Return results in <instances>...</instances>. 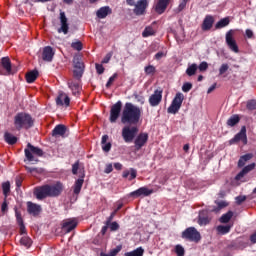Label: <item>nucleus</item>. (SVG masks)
Returning a JSON list of instances; mask_svg holds the SVG:
<instances>
[{
	"label": "nucleus",
	"instance_id": "1",
	"mask_svg": "<svg viewBox=\"0 0 256 256\" xmlns=\"http://www.w3.org/2000/svg\"><path fill=\"white\" fill-rule=\"evenodd\" d=\"M142 110L131 102H127L121 115L123 125H137L141 121Z\"/></svg>",
	"mask_w": 256,
	"mask_h": 256
},
{
	"label": "nucleus",
	"instance_id": "2",
	"mask_svg": "<svg viewBox=\"0 0 256 256\" xmlns=\"http://www.w3.org/2000/svg\"><path fill=\"white\" fill-rule=\"evenodd\" d=\"M63 193V183L56 182L52 185L45 184L34 189L36 199L40 201L47 197H59Z\"/></svg>",
	"mask_w": 256,
	"mask_h": 256
},
{
	"label": "nucleus",
	"instance_id": "3",
	"mask_svg": "<svg viewBox=\"0 0 256 256\" xmlns=\"http://www.w3.org/2000/svg\"><path fill=\"white\" fill-rule=\"evenodd\" d=\"M33 123V118L27 113H18L14 118V125L17 131H21V129H31Z\"/></svg>",
	"mask_w": 256,
	"mask_h": 256
},
{
	"label": "nucleus",
	"instance_id": "4",
	"mask_svg": "<svg viewBox=\"0 0 256 256\" xmlns=\"http://www.w3.org/2000/svg\"><path fill=\"white\" fill-rule=\"evenodd\" d=\"M25 157L28 161L37 163L39 161L36 157H43V151L39 147H35L31 145V143L27 144V148L25 149Z\"/></svg>",
	"mask_w": 256,
	"mask_h": 256
},
{
	"label": "nucleus",
	"instance_id": "5",
	"mask_svg": "<svg viewBox=\"0 0 256 256\" xmlns=\"http://www.w3.org/2000/svg\"><path fill=\"white\" fill-rule=\"evenodd\" d=\"M137 133H139L137 126H124L122 129V137L125 143H132Z\"/></svg>",
	"mask_w": 256,
	"mask_h": 256
},
{
	"label": "nucleus",
	"instance_id": "6",
	"mask_svg": "<svg viewBox=\"0 0 256 256\" xmlns=\"http://www.w3.org/2000/svg\"><path fill=\"white\" fill-rule=\"evenodd\" d=\"M182 238L187 241L199 243V241H201V233H199L195 227H189L182 233Z\"/></svg>",
	"mask_w": 256,
	"mask_h": 256
},
{
	"label": "nucleus",
	"instance_id": "7",
	"mask_svg": "<svg viewBox=\"0 0 256 256\" xmlns=\"http://www.w3.org/2000/svg\"><path fill=\"white\" fill-rule=\"evenodd\" d=\"M123 107V103L121 101L116 102L110 110V123H117L119 119V115H121V109Z\"/></svg>",
	"mask_w": 256,
	"mask_h": 256
},
{
	"label": "nucleus",
	"instance_id": "8",
	"mask_svg": "<svg viewBox=\"0 0 256 256\" xmlns=\"http://www.w3.org/2000/svg\"><path fill=\"white\" fill-rule=\"evenodd\" d=\"M239 141H242L244 145H247V128L245 126L241 127V130L239 133H237L234 138H232L229 143L230 145H235V143H239Z\"/></svg>",
	"mask_w": 256,
	"mask_h": 256
},
{
	"label": "nucleus",
	"instance_id": "9",
	"mask_svg": "<svg viewBox=\"0 0 256 256\" xmlns=\"http://www.w3.org/2000/svg\"><path fill=\"white\" fill-rule=\"evenodd\" d=\"M68 87L72 91V95L75 97H79V95H81V79L76 78V80H68Z\"/></svg>",
	"mask_w": 256,
	"mask_h": 256
},
{
	"label": "nucleus",
	"instance_id": "10",
	"mask_svg": "<svg viewBox=\"0 0 256 256\" xmlns=\"http://www.w3.org/2000/svg\"><path fill=\"white\" fill-rule=\"evenodd\" d=\"M226 45L233 53H239V46H237V42L233 38V30L226 33Z\"/></svg>",
	"mask_w": 256,
	"mask_h": 256
},
{
	"label": "nucleus",
	"instance_id": "11",
	"mask_svg": "<svg viewBox=\"0 0 256 256\" xmlns=\"http://www.w3.org/2000/svg\"><path fill=\"white\" fill-rule=\"evenodd\" d=\"M162 99H163V90L161 89L155 90L154 93L149 98V104L151 105V107H157V105L161 103Z\"/></svg>",
	"mask_w": 256,
	"mask_h": 256
},
{
	"label": "nucleus",
	"instance_id": "12",
	"mask_svg": "<svg viewBox=\"0 0 256 256\" xmlns=\"http://www.w3.org/2000/svg\"><path fill=\"white\" fill-rule=\"evenodd\" d=\"M76 227L77 219L75 218L66 219L62 222V231H64V233H71V231H73V229Z\"/></svg>",
	"mask_w": 256,
	"mask_h": 256
},
{
	"label": "nucleus",
	"instance_id": "13",
	"mask_svg": "<svg viewBox=\"0 0 256 256\" xmlns=\"http://www.w3.org/2000/svg\"><path fill=\"white\" fill-rule=\"evenodd\" d=\"M70 103L71 99L69 96L65 92H60L56 98V105H58V107H69Z\"/></svg>",
	"mask_w": 256,
	"mask_h": 256
},
{
	"label": "nucleus",
	"instance_id": "14",
	"mask_svg": "<svg viewBox=\"0 0 256 256\" xmlns=\"http://www.w3.org/2000/svg\"><path fill=\"white\" fill-rule=\"evenodd\" d=\"M53 57H55V50L51 46H46L42 50V59L47 63H51L53 61Z\"/></svg>",
	"mask_w": 256,
	"mask_h": 256
},
{
	"label": "nucleus",
	"instance_id": "15",
	"mask_svg": "<svg viewBox=\"0 0 256 256\" xmlns=\"http://www.w3.org/2000/svg\"><path fill=\"white\" fill-rule=\"evenodd\" d=\"M147 141H149V135L147 133H140L134 141V145L137 151L144 147Z\"/></svg>",
	"mask_w": 256,
	"mask_h": 256
},
{
	"label": "nucleus",
	"instance_id": "16",
	"mask_svg": "<svg viewBox=\"0 0 256 256\" xmlns=\"http://www.w3.org/2000/svg\"><path fill=\"white\" fill-rule=\"evenodd\" d=\"M152 193V189H149L147 187H140L136 191L131 192L130 197H149V195H152Z\"/></svg>",
	"mask_w": 256,
	"mask_h": 256
},
{
	"label": "nucleus",
	"instance_id": "17",
	"mask_svg": "<svg viewBox=\"0 0 256 256\" xmlns=\"http://www.w3.org/2000/svg\"><path fill=\"white\" fill-rule=\"evenodd\" d=\"M149 3L147 0H140L134 4V13L135 15H143L145 13V9H147Z\"/></svg>",
	"mask_w": 256,
	"mask_h": 256
},
{
	"label": "nucleus",
	"instance_id": "18",
	"mask_svg": "<svg viewBox=\"0 0 256 256\" xmlns=\"http://www.w3.org/2000/svg\"><path fill=\"white\" fill-rule=\"evenodd\" d=\"M60 23L61 27L58 29V33H64V35H67V33H69V24L67 23V16L65 15V12L60 13Z\"/></svg>",
	"mask_w": 256,
	"mask_h": 256
},
{
	"label": "nucleus",
	"instance_id": "19",
	"mask_svg": "<svg viewBox=\"0 0 256 256\" xmlns=\"http://www.w3.org/2000/svg\"><path fill=\"white\" fill-rule=\"evenodd\" d=\"M27 212L33 217H37L41 213V205L35 204L33 202H27Z\"/></svg>",
	"mask_w": 256,
	"mask_h": 256
},
{
	"label": "nucleus",
	"instance_id": "20",
	"mask_svg": "<svg viewBox=\"0 0 256 256\" xmlns=\"http://www.w3.org/2000/svg\"><path fill=\"white\" fill-rule=\"evenodd\" d=\"M0 64L2 65L3 69L6 71L4 75H13V68L11 66V59H9V57H3L1 59Z\"/></svg>",
	"mask_w": 256,
	"mask_h": 256
},
{
	"label": "nucleus",
	"instance_id": "21",
	"mask_svg": "<svg viewBox=\"0 0 256 256\" xmlns=\"http://www.w3.org/2000/svg\"><path fill=\"white\" fill-rule=\"evenodd\" d=\"M170 0H158V2L155 5V11L159 15H162V13H165V10L169 6Z\"/></svg>",
	"mask_w": 256,
	"mask_h": 256
},
{
	"label": "nucleus",
	"instance_id": "22",
	"mask_svg": "<svg viewBox=\"0 0 256 256\" xmlns=\"http://www.w3.org/2000/svg\"><path fill=\"white\" fill-rule=\"evenodd\" d=\"M65 133H67V127H65L63 124H60L53 129L52 137H65Z\"/></svg>",
	"mask_w": 256,
	"mask_h": 256
},
{
	"label": "nucleus",
	"instance_id": "23",
	"mask_svg": "<svg viewBox=\"0 0 256 256\" xmlns=\"http://www.w3.org/2000/svg\"><path fill=\"white\" fill-rule=\"evenodd\" d=\"M122 177L123 179H128V181H133V179H137V170L134 168L124 170L122 173Z\"/></svg>",
	"mask_w": 256,
	"mask_h": 256
},
{
	"label": "nucleus",
	"instance_id": "24",
	"mask_svg": "<svg viewBox=\"0 0 256 256\" xmlns=\"http://www.w3.org/2000/svg\"><path fill=\"white\" fill-rule=\"evenodd\" d=\"M255 169V163L249 164L248 166L244 167L242 171L235 177L236 181H241L249 171H253Z\"/></svg>",
	"mask_w": 256,
	"mask_h": 256
},
{
	"label": "nucleus",
	"instance_id": "25",
	"mask_svg": "<svg viewBox=\"0 0 256 256\" xmlns=\"http://www.w3.org/2000/svg\"><path fill=\"white\" fill-rule=\"evenodd\" d=\"M112 10L109 6H104L101 7L97 12L96 15L98 17V19H105V17H107V15H111Z\"/></svg>",
	"mask_w": 256,
	"mask_h": 256
},
{
	"label": "nucleus",
	"instance_id": "26",
	"mask_svg": "<svg viewBox=\"0 0 256 256\" xmlns=\"http://www.w3.org/2000/svg\"><path fill=\"white\" fill-rule=\"evenodd\" d=\"M157 33V29L155 28V22L150 26H147L142 32V37H151Z\"/></svg>",
	"mask_w": 256,
	"mask_h": 256
},
{
	"label": "nucleus",
	"instance_id": "27",
	"mask_svg": "<svg viewBox=\"0 0 256 256\" xmlns=\"http://www.w3.org/2000/svg\"><path fill=\"white\" fill-rule=\"evenodd\" d=\"M213 23H214V20L212 16H206L202 24L203 31H209V29L213 27Z\"/></svg>",
	"mask_w": 256,
	"mask_h": 256
},
{
	"label": "nucleus",
	"instance_id": "28",
	"mask_svg": "<svg viewBox=\"0 0 256 256\" xmlns=\"http://www.w3.org/2000/svg\"><path fill=\"white\" fill-rule=\"evenodd\" d=\"M108 140H109V136L108 135L102 136V141H101L102 150L105 153H109L111 151V142L107 143Z\"/></svg>",
	"mask_w": 256,
	"mask_h": 256
},
{
	"label": "nucleus",
	"instance_id": "29",
	"mask_svg": "<svg viewBox=\"0 0 256 256\" xmlns=\"http://www.w3.org/2000/svg\"><path fill=\"white\" fill-rule=\"evenodd\" d=\"M37 77H39V72L37 70L30 71L26 74V81L27 83H35Z\"/></svg>",
	"mask_w": 256,
	"mask_h": 256
},
{
	"label": "nucleus",
	"instance_id": "30",
	"mask_svg": "<svg viewBox=\"0 0 256 256\" xmlns=\"http://www.w3.org/2000/svg\"><path fill=\"white\" fill-rule=\"evenodd\" d=\"M231 227L233 225H219L216 228V231L219 233V235H227L231 231Z\"/></svg>",
	"mask_w": 256,
	"mask_h": 256
},
{
	"label": "nucleus",
	"instance_id": "31",
	"mask_svg": "<svg viewBox=\"0 0 256 256\" xmlns=\"http://www.w3.org/2000/svg\"><path fill=\"white\" fill-rule=\"evenodd\" d=\"M184 99H185V96L183 95V93L178 92V93L175 95V97H174V99H173V101H172V104L178 105L179 107H181V105H183Z\"/></svg>",
	"mask_w": 256,
	"mask_h": 256
},
{
	"label": "nucleus",
	"instance_id": "32",
	"mask_svg": "<svg viewBox=\"0 0 256 256\" xmlns=\"http://www.w3.org/2000/svg\"><path fill=\"white\" fill-rule=\"evenodd\" d=\"M84 180L83 178H79L75 181L74 184V195H79L81 193V189L83 187Z\"/></svg>",
	"mask_w": 256,
	"mask_h": 256
},
{
	"label": "nucleus",
	"instance_id": "33",
	"mask_svg": "<svg viewBox=\"0 0 256 256\" xmlns=\"http://www.w3.org/2000/svg\"><path fill=\"white\" fill-rule=\"evenodd\" d=\"M4 139L8 145H15L17 143V137H15L13 134L6 132L4 134Z\"/></svg>",
	"mask_w": 256,
	"mask_h": 256
},
{
	"label": "nucleus",
	"instance_id": "34",
	"mask_svg": "<svg viewBox=\"0 0 256 256\" xmlns=\"http://www.w3.org/2000/svg\"><path fill=\"white\" fill-rule=\"evenodd\" d=\"M73 67H74V69H85V64L81 60V57H79V56L74 57Z\"/></svg>",
	"mask_w": 256,
	"mask_h": 256
},
{
	"label": "nucleus",
	"instance_id": "35",
	"mask_svg": "<svg viewBox=\"0 0 256 256\" xmlns=\"http://www.w3.org/2000/svg\"><path fill=\"white\" fill-rule=\"evenodd\" d=\"M241 121V118H239V115H232L228 120H227V125L228 127H235L237 123Z\"/></svg>",
	"mask_w": 256,
	"mask_h": 256
},
{
	"label": "nucleus",
	"instance_id": "36",
	"mask_svg": "<svg viewBox=\"0 0 256 256\" xmlns=\"http://www.w3.org/2000/svg\"><path fill=\"white\" fill-rule=\"evenodd\" d=\"M144 253H145V250L143 249V247H139L134 251L126 252L124 256H143Z\"/></svg>",
	"mask_w": 256,
	"mask_h": 256
},
{
	"label": "nucleus",
	"instance_id": "37",
	"mask_svg": "<svg viewBox=\"0 0 256 256\" xmlns=\"http://www.w3.org/2000/svg\"><path fill=\"white\" fill-rule=\"evenodd\" d=\"M123 249V246L118 245L116 248L112 249L108 254L107 253H100V256H116L120 251Z\"/></svg>",
	"mask_w": 256,
	"mask_h": 256
},
{
	"label": "nucleus",
	"instance_id": "38",
	"mask_svg": "<svg viewBox=\"0 0 256 256\" xmlns=\"http://www.w3.org/2000/svg\"><path fill=\"white\" fill-rule=\"evenodd\" d=\"M2 191L4 197L9 196V193H11V183L9 181L2 183Z\"/></svg>",
	"mask_w": 256,
	"mask_h": 256
},
{
	"label": "nucleus",
	"instance_id": "39",
	"mask_svg": "<svg viewBox=\"0 0 256 256\" xmlns=\"http://www.w3.org/2000/svg\"><path fill=\"white\" fill-rule=\"evenodd\" d=\"M229 23H230L229 18H223L216 23L215 29H223V27H227V25H229Z\"/></svg>",
	"mask_w": 256,
	"mask_h": 256
},
{
	"label": "nucleus",
	"instance_id": "40",
	"mask_svg": "<svg viewBox=\"0 0 256 256\" xmlns=\"http://www.w3.org/2000/svg\"><path fill=\"white\" fill-rule=\"evenodd\" d=\"M197 69H198L197 64H191L186 69V74L188 75V77H193V75H195V73H197Z\"/></svg>",
	"mask_w": 256,
	"mask_h": 256
},
{
	"label": "nucleus",
	"instance_id": "41",
	"mask_svg": "<svg viewBox=\"0 0 256 256\" xmlns=\"http://www.w3.org/2000/svg\"><path fill=\"white\" fill-rule=\"evenodd\" d=\"M233 219V212L228 211L226 214H223L220 218V223H229Z\"/></svg>",
	"mask_w": 256,
	"mask_h": 256
},
{
	"label": "nucleus",
	"instance_id": "42",
	"mask_svg": "<svg viewBox=\"0 0 256 256\" xmlns=\"http://www.w3.org/2000/svg\"><path fill=\"white\" fill-rule=\"evenodd\" d=\"M33 241L31 240V238H29V236H24L20 239V244L23 245L24 247H26V249H29V247H31Z\"/></svg>",
	"mask_w": 256,
	"mask_h": 256
},
{
	"label": "nucleus",
	"instance_id": "43",
	"mask_svg": "<svg viewBox=\"0 0 256 256\" xmlns=\"http://www.w3.org/2000/svg\"><path fill=\"white\" fill-rule=\"evenodd\" d=\"M84 71H85V68H74L73 75L75 79H81L83 77Z\"/></svg>",
	"mask_w": 256,
	"mask_h": 256
},
{
	"label": "nucleus",
	"instance_id": "44",
	"mask_svg": "<svg viewBox=\"0 0 256 256\" xmlns=\"http://www.w3.org/2000/svg\"><path fill=\"white\" fill-rule=\"evenodd\" d=\"M179 109H181V106L171 103L170 107L168 108V113H172V115H175L179 112Z\"/></svg>",
	"mask_w": 256,
	"mask_h": 256
},
{
	"label": "nucleus",
	"instance_id": "45",
	"mask_svg": "<svg viewBox=\"0 0 256 256\" xmlns=\"http://www.w3.org/2000/svg\"><path fill=\"white\" fill-rule=\"evenodd\" d=\"M71 47L72 49H75V51H82L83 43H81V41L72 42Z\"/></svg>",
	"mask_w": 256,
	"mask_h": 256
},
{
	"label": "nucleus",
	"instance_id": "46",
	"mask_svg": "<svg viewBox=\"0 0 256 256\" xmlns=\"http://www.w3.org/2000/svg\"><path fill=\"white\" fill-rule=\"evenodd\" d=\"M175 253L177 256H185V248H183L181 245H176Z\"/></svg>",
	"mask_w": 256,
	"mask_h": 256
},
{
	"label": "nucleus",
	"instance_id": "47",
	"mask_svg": "<svg viewBox=\"0 0 256 256\" xmlns=\"http://www.w3.org/2000/svg\"><path fill=\"white\" fill-rule=\"evenodd\" d=\"M144 71H145L146 75H154L156 69H155V66L149 65V66L145 67Z\"/></svg>",
	"mask_w": 256,
	"mask_h": 256
},
{
	"label": "nucleus",
	"instance_id": "48",
	"mask_svg": "<svg viewBox=\"0 0 256 256\" xmlns=\"http://www.w3.org/2000/svg\"><path fill=\"white\" fill-rule=\"evenodd\" d=\"M117 79V73H114L108 80V82L106 83V87L107 89H109V87H111V85H113V83H115V80Z\"/></svg>",
	"mask_w": 256,
	"mask_h": 256
},
{
	"label": "nucleus",
	"instance_id": "49",
	"mask_svg": "<svg viewBox=\"0 0 256 256\" xmlns=\"http://www.w3.org/2000/svg\"><path fill=\"white\" fill-rule=\"evenodd\" d=\"M247 109H249V111H255L256 109V100H250L247 102Z\"/></svg>",
	"mask_w": 256,
	"mask_h": 256
},
{
	"label": "nucleus",
	"instance_id": "50",
	"mask_svg": "<svg viewBox=\"0 0 256 256\" xmlns=\"http://www.w3.org/2000/svg\"><path fill=\"white\" fill-rule=\"evenodd\" d=\"M190 89H193V84H191V83H189V82H186V83L183 84V86H182V91H183L184 93H189V90H190Z\"/></svg>",
	"mask_w": 256,
	"mask_h": 256
},
{
	"label": "nucleus",
	"instance_id": "51",
	"mask_svg": "<svg viewBox=\"0 0 256 256\" xmlns=\"http://www.w3.org/2000/svg\"><path fill=\"white\" fill-rule=\"evenodd\" d=\"M229 71V64H222L219 69V75H223Z\"/></svg>",
	"mask_w": 256,
	"mask_h": 256
},
{
	"label": "nucleus",
	"instance_id": "52",
	"mask_svg": "<svg viewBox=\"0 0 256 256\" xmlns=\"http://www.w3.org/2000/svg\"><path fill=\"white\" fill-rule=\"evenodd\" d=\"M95 67L98 75H103V73H105V68L103 67V64L96 63Z\"/></svg>",
	"mask_w": 256,
	"mask_h": 256
},
{
	"label": "nucleus",
	"instance_id": "53",
	"mask_svg": "<svg viewBox=\"0 0 256 256\" xmlns=\"http://www.w3.org/2000/svg\"><path fill=\"white\" fill-rule=\"evenodd\" d=\"M208 223H209V218L199 216V219H198L199 225H208Z\"/></svg>",
	"mask_w": 256,
	"mask_h": 256
},
{
	"label": "nucleus",
	"instance_id": "54",
	"mask_svg": "<svg viewBox=\"0 0 256 256\" xmlns=\"http://www.w3.org/2000/svg\"><path fill=\"white\" fill-rule=\"evenodd\" d=\"M199 71H207L209 69V64L207 62H201L200 65L198 66Z\"/></svg>",
	"mask_w": 256,
	"mask_h": 256
},
{
	"label": "nucleus",
	"instance_id": "55",
	"mask_svg": "<svg viewBox=\"0 0 256 256\" xmlns=\"http://www.w3.org/2000/svg\"><path fill=\"white\" fill-rule=\"evenodd\" d=\"M167 53L160 51L158 53L155 54L154 59H156L157 61H159L160 59H163V57H166Z\"/></svg>",
	"mask_w": 256,
	"mask_h": 256
},
{
	"label": "nucleus",
	"instance_id": "56",
	"mask_svg": "<svg viewBox=\"0 0 256 256\" xmlns=\"http://www.w3.org/2000/svg\"><path fill=\"white\" fill-rule=\"evenodd\" d=\"M185 7H187V0H182L178 6V13H181Z\"/></svg>",
	"mask_w": 256,
	"mask_h": 256
},
{
	"label": "nucleus",
	"instance_id": "57",
	"mask_svg": "<svg viewBox=\"0 0 256 256\" xmlns=\"http://www.w3.org/2000/svg\"><path fill=\"white\" fill-rule=\"evenodd\" d=\"M135 99L137 103H140V105H143L145 103V97H143L142 95L136 94Z\"/></svg>",
	"mask_w": 256,
	"mask_h": 256
},
{
	"label": "nucleus",
	"instance_id": "58",
	"mask_svg": "<svg viewBox=\"0 0 256 256\" xmlns=\"http://www.w3.org/2000/svg\"><path fill=\"white\" fill-rule=\"evenodd\" d=\"M78 171H79V161H77L76 163H74L72 165V173H73V175H77Z\"/></svg>",
	"mask_w": 256,
	"mask_h": 256
},
{
	"label": "nucleus",
	"instance_id": "59",
	"mask_svg": "<svg viewBox=\"0 0 256 256\" xmlns=\"http://www.w3.org/2000/svg\"><path fill=\"white\" fill-rule=\"evenodd\" d=\"M15 215H16V221H17V223L18 224H21V223H23V218L21 217V212H19V211H15Z\"/></svg>",
	"mask_w": 256,
	"mask_h": 256
},
{
	"label": "nucleus",
	"instance_id": "60",
	"mask_svg": "<svg viewBox=\"0 0 256 256\" xmlns=\"http://www.w3.org/2000/svg\"><path fill=\"white\" fill-rule=\"evenodd\" d=\"M247 197L246 196H237L236 197V203L238 205H241V203H243L244 201H246Z\"/></svg>",
	"mask_w": 256,
	"mask_h": 256
},
{
	"label": "nucleus",
	"instance_id": "61",
	"mask_svg": "<svg viewBox=\"0 0 256 256\" xmlns=\"http://www.w3.org/2000/svg\"><path fill=\"white\" fill-rule=\"evenodd\" d=\"M111 57H113V54H111V53L106 54V56H105L104 59L102 60V63H103V64L109 63V61H111Z\"/></svg>",
	"mask_w": 256,
	"mask_h": 256
},
{
	"label": "nucleus",
	"instance_id": "62",
	"mask_svg": "<svg viewBox=\"0 0 256 256\" xmlns=\"http://www.w3.org/2000/svg\"><path fill=\"white\" fill-rule=\"evenodd\" d=\"M111 231H117L119 229V224L117 222H112L110 224Z\"/></svg>",
	"mask_w": 256,
	"mask_h": 256
},
{
	"label": "nucleus",
	"instance_id": "63",
	"mask_svg": "<svg viewBox=\"0 0 256 256\" xmlns=\"http://www.w3.org/2000/svg\"><path fill=\"white\" fill-rule=\"evenodd\" d=\"M112 171H113V165L112 164L106 165L105 173H111Z\"/></svg>",
	"mask_w": 256,
	"mask_h": 256
},
{
	"label": "nucleus",
	"instance_id": "64",
	"mask_svg": "<svg viewBox=\"0 0 256 256\" xmlns=\"http://www.w3.org/2000/svg\"><path fill=\"white\" fill-rule=\"evenodd\" d=\"M246 36L248 37V39H253V31L251 29H247Z\"/></svg>",
	"mask_w": 256,
	"mask_h": 256
}]
</instances>
